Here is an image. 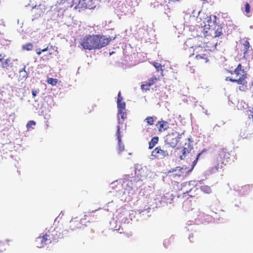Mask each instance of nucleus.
<instances>
[{"mask_svg": "<svg viewBox=\"0 0 253 253\" xmlns=\"http://www.w3.org/2000/svg\"><path fill=\"white\" fill-rule=\"evenodd\" d=\"M191 53L189 56L195 55L194 59L197 63H206L209 61L210 53L209 51L201 46H192L189 49Z\"/></svg>", "mask_w": 253, "mask_h": 253, "instance_id": "1", "label": "nucleus"}, {"mask_svg": "<svg viewBox=\"0 0 253 253\" xmlns=\"http://www.w3.org/2000/svg\"><path fill=\"white\" fill-rule=\"evenodd\" d=\"M181 135L177 131L168 133L165 137V144L169 147L174 148L176 146Z\"/></svg>", "mask_w": 253, "mask_h": 253, "instance_id": "2", "label": "nucleus"}, {"mask_svg": "<svg viewBox=\"0 0 253 253\" xmlns=\"http://www.w3.org/2000/svg\"><path fill=\"white\" fill-rule=\"evenodd\" d=\"M94 41V35H89L81 39L80 44L84 49L91 50L95 49V44Z\"/></svg>", "mask_w": 253, "mask_h": 253, "instance_id": "3", "label": "nucleus"}, {"mask_svg": "<svg viewBox=\"0 0 253 253\" xmlns=\"http://www.w3.org/2000/svg\"><path fill=\"white\" fill-rule=\"evenodd\" d=\"M95 49H99L107 46L111 41L110 37L100 35H94Z\"/></svg>", "mask_w": 253, "mask_h": 253, "instance_id": "4", "label": "nucleus"}, {"mask_svg": "<svg viewBox=\"0 0 253 253\" xmlns=\"http://www.w3.org/2000/svg\"><path fill=\"white\" fill-rule=\"evenodd\" d=\"M230 73L231 75L234 74L235 75L234 79H235L236 82L246 80L247 79V72L241 64H239L235 69L233 71H230Z\"/></svg>", "mask_w": 253, "mask_h": 253, "instance_id": "5", "label": "nucleus"}, {"mask_svg": "<svg viewBox=\"0 0 253 253\" xmlns=\"http://www.w3.org/2000/svg\"><path fill=\"white\" fill-rule=\"evenodd\" d=\"M83 219H79L78 217H75L72 219L68 224V228L72 231L83 228L86 226L85 223H83Z\"/></svg>", "mask_w": 253, "mask_h": 253, "instance_id": "6", "label": "nucleus"}, {"mask_svg": "<svg viewBox=\"0 0 253 253\" xmlns=\"http://www.w3.org/2000/svg\"><path fill=\"white\" fill-rule=\"evenodd\" d=\"M169 155V151L167 149L161 148V146L156 147L151 153V156L157 159H163L165 157H168Z\"/></svg>", "mask_w": 253, "mask_h": 253, "instance_id": "7", "label": "nucleus"}, {"mask_svg": "<svg viewBox=\"0 0 253 253\" xmlns=\"http://www.w3.org/2000/svg\"><path fill=\"white\" fill-rule=\"evenodd\" d=\"M51 242L50 239L48 238V235L45 233L42 236H40L35 239V244L38 248H42L45 244Z\"/></svg>", "mask_w": 253, "mask_h": 253, "instance_id": "8", "label": "nucleus"}, {"mask_svg": "<svg viewBox=\"0 0 253 253\" xmlns=\"http://www.w3.org/2000/svg\"><path fill=\"white\" fill-rule=\"evenodd\" d=\"M198 189L197 188H194L191 189L189 191H187L185 193H183V197L185 198L187 200H188L190 198H198ZM189 204V201L187 200L186 201L184 202V205L186 206L187 204Z\"/></svg>", "mask_w": 253, "mask_h": 253, "instance_id": "9", "label": "nucleus"}, {"mask_svg": "<svg viewBox=\"0 0 253 253\" xmlns=\"http://www.w3.org/2000/svg\"><path fill=\"white\" fill-rule=\"evenodd\" d=\"M219 156L222 159V163L226 165L231 161V155L226 148L220 149L219 151Z\"/></svg>", "mask_w": 253, "mask_h": 253, "instance_id": "10", "label": "nucleus"}, {"mask_svg": "<svg viewBox=\"0 0 253 253\" xmlns=\"http://www.w3.org/2000/svg\"><path fill=\"white\" fill-rule=\"evenodd\" d=\"M158 80V78L156 76H153L152 78L148 79L147 82H145L141 85V89L145 90H149L150 87L155 84Z\"/></svg>", "mask_w": 253, "mask_h": 253, "instance_id": "11", "label": "nucleus"}, {"mask_svg": "<svg viewBox=\"0 0 253 253\" xmlns=\"http://www.w3.org/2000/svg\"><path fill=\"white\" fill-rule=\"evenodd\" d=\"M116 135L118 139V147L117 151L118 153H120L124 150L125 146L123 143L122 142L121 135L120 132V127L119 126H117V130L116 132Z\"/></svg>", "mask_w": 253, "mask_h": 253, "instance_id": "12", "label": "nucleus"}, {"mask_svg": "<svg viewBox=\"0 0 253 253\" xmlns=\"http://www.w3.org/2000/svg\"><path fill=\"white\" fill-rule=\"evenodd\" d=\"M209 33L212 38L219 37L222 35V28L220 25H216L214 29L210 28Z\"/></svg>", "mask_w": 253, "mask_h": 253, "instance_id": "13", "label": "nucleus"}, {"mask_svg": "<svg viewBox=\"0 0 253 253\" xmlns=\"http://www.w3.org/2000/svg\"><path fill=\"white\" fill-rule=\"evenodd\" d=\"M53 230L54 232H55L54 234H56V236H57L55 237L56 240L63 238L64 235H66L68 232L66 229L63 230V228L60 226L54 228Z\"/></svg>", "mask_w": 253, "mask_h": 253, "instance_id": "14", "label": "nucleus"}, {"mask_svg": "<svg viewBox=\"0 0 253 253\" xmlns=\"http://www.w3.org/2000/svg\"><path fill=\"white\" fill-rule=\"evenodd\" d=\"M192 149V145L189 141L188 143H185L182 150V154L180 156V159L181 160L184 159L186 155L189 153Z\"/></svg>", "mask_w": 253, "mask_h": 253, "instance_id": "15", "label": "nucleus"}, {"mask_svg": "<svg viewBox=\"0 0 253 253\" xmlns=\"http://www.w3.org/2000/svg\"><path fill=\"white\" fill-rule=\"evenodd\" d=\"M95 211H92L90 212H85L84 214V218H83L84 220H87V222H90L94 221L96 219V215L94 214Z\"/></svg>", "mask_w": 253, "mask_h": 253, "instance_id": "16", "label": "nucleus"}, {"mask_svg": "<svg viewBox=\"0 0 253 253\" xmlns=\"http://www.w3.org/2000/svg\"><path fill=\"white\" fill-rule=\"evenodd\" d=\"M157 126L158 128L159 131L160 132L166 131L169 127V123L163 120L159 121L157 124Z\"/></svg>", "mask_w": 253, "mask_h": 253, "instance_id": "17", "label": "nucleus"}, {"mask_svg": "<svg viewBox=\"0 0 253 253\" xmlns=\"http://www.w3.org/2000/svg\"><path fill=\"white\" fill-rule=\"evenodd\" d=\"M12 64L13 63L11 59L10 58H7L1 63L0 66L2 68L9 70L12 67Z\"/></svg>", "mask_w": 253, "mask_h": 253, "instance_id": "18", "label": "nucleus"}, {"mask_svg": "<svg viewBox=\"0 0 253 253\" xmlns=\"http://www.w3.org/2000/svg\"><path fill=\"white\" fill-rule=\"evenodd\" d=\"M236 83L239 84L238 88L240 90L245 91L247 89V82L246 80H243L241 81H238Z\"/></svg>", "mask_w": 253, "mask_h": 253, "instance_id": "19", "label": "nucleus"}, {"mask_svg": "<svg viewBox=\"0 0 253 253\" xmlns=\"http://www.w3.org/2000/svg\"><path fill=\"white\" fill-rule=\"evenodd\" d=\"M159 137L158 136L153 137L149 143V149H152L158 143Z\"/></svg>", "mask_w": 253, "mask_h": 253, "instance_id": "20", "label": "nucleus"}, {"mask_svg": "<svg viewBox=\"0 0 253 253\" xmlns=\"http://www.w3.org/2000/svg\"><path fill=\"white\" fill-rule=\"evenodd\" d=\"M26 67L24 66L22 69L19 71V79L20 80H23L26 79L28 77V73L27 72L25 71Z\"/></svg>", "mask_w": 253, "mask_h": 253, "instance_id": "21", "label": "nucleus"}, {"mask_svg": "<svg viewBox=\"0 0 253 253\" xmlns=\"http://www.w3.org/2000/svg\"><path fill=\"white\" fill-rule=\"evenodd\" d=\"M46 234L48 235V238L50 239L51 242L57 240L56 239V234H54L55 232H54L53 229L49 230L47 231Z\"/></svg>", "mask_w": 253, "mask_h": 253, "instance_id": "22", "label": "nucleus"}, {"mask_svg": "<svg viewBox=\"0 0 253 253\" xmlns=\"http://www.w3.org/2000/svg\"><path fill=\"white\" fill-rule=\"evenodd\" d=\"M250 43L248 41H245L243 43V51L244 56L246 55L248 52L250 50Z\"/></svg>", "mask_w": 253, "mask_h": 253, "instance_id": "23", "label": "nucleus"}, {"mask_svg": "<svg viewBox=\"0 0 253 253\" xmlns=\"http://www.w3.org/2000/svg\"><path fill=\"white\" fill-rule=\"evenodd\" d=\"M200 189L202 192L206 194H210L212 192L211 187L206 185L201 186Z\"/></svg>", "mask_w": 253, "mask_h": 253, "instance_id": "24", "label": "nucleus"}, {"mask_svg": "<svg viewBox=\"0 0 253 253\" xmlns=\"http://www.w3.org/2000/svg\"><path fill=\"white\" fill-rule=\"evenodd\" d=\"M118 115L119 122L120 123V121H119L120 116L123 120H124V119L126 118V109H118Z\"/></svg>", "mask_w": 253, "mask_h": 253, "instance_id": "25", "label": "nucleus"}, {"mask_svg": "<svg viewBox=\"0 0 253 253\" xmlns=\"http://www.w3.org/2000/svg\"><path fill=\"white\" fill-rule=\"evenodd\" d=\"M33 47V44L31 43H27L22 46V49L25 50L30 51L32 50Z\"/></svg>", "mask_w": 253, "mask_h": 253, "instance_id": "26", "label": "nucleus"}, {"mask_svg": "<svg viewBox=\"0 0 253 253\" xmlns=\"http://www.w3.org/2000/svg\"><path fill=\"white\" fill-rule=\"evenodd\" d=\"M46 82L48 84L52 85H55L57 84L58 81L56 79L48 78H47Z\"/></svg>", "mask_w": 253, "mask_h": 253, "instance_id": "27", "label": "nucleus"}, {"mask_svg": "<svg viewBox=\"0 0 253 253\" xmlns=\"http://www.w3.org/2000/svg\"><path fill=\"white\" fill-rule=\"evenodd\" d=\"M153 65L155 67V68L157 69V71H159L160 70L162 71V72L163 71L162 68V65L160 63L156 62H153L152 63Z\"/></svg>", "mask_w": 253, "mask_h": 253, "instance_id": "28", "label": "nucleus"}, {"mask_svg": "<svg viewBox=\"0 0 253 253\" xmlns=\"http://www.w3.org/2000/svg\"><path fill=\"white\" fill-rule=\"evenodd\" d=\"M145 121H146V123L149 125H153L154 122V119L152 117H147L145 119Z\"/></svg>", "mask_w": 253, "mask_h": 253, "instance_id": "29", "label": "nucleus"}, {"mask_svg": "<svg viewBox=\"0 0 253 253\" xmlns=\"http://www.w3.org/2000/svg\"><path fill=\"white\" fill-rule=\"evenodd\" d=\"M118 109H126V103L124 101L117 102Z\"/></svg>", "mask_w": 253, "mask_h": 253, "instance_id": "30", "label": "nucleus"}, {"mask_svg": "<svg viewBox=\"0 0 253 253\" xmlns=\"http://www.w3.org/2000/svg\"><path fill=\"white\" fill-rule=\"evenodd\" d=\"M245 11L247 15H248L250 13V5L248 2H246L245 5Z\"/></svg>", "mask_w": 253, "mask_h": 253, "instance_id": "31", "label": "nucleus"}, {"mask_svg": "<svg viewBox=\"0 0 253 253\" xmlns=\"http://www.w3.org/2000/svg\"><path fill=\"white\" fill-rule=\"evenodd\" d=\"M216 43H210V42H208L207 43V44H206V46L209 48L210 50H212V49H214V48H215L216 47Z\"/></svg>", "mask_w": 253, "mask_h": 253, "instance_id": "32", "label": "nucleus"}, {"mask_svg": "<svg viewBox=\"0 0 253 253\" xmlns=\"http://www.w3.org/2000/svg\"><path fill=\"white\" fill-rule=\"evenodd\" d=\"M36 125V122L34 121H30L27 124V127L29 128L33 126H35Z\"/></svg>", "mask_w": 253, "mask_h": 253, "instance_id": "33", "label": "nucleus"}, {"mask_svg": "<svg viewBox=\"0 0 253 253\" xmlns=\"http://www.w3.org/2000/svg\"><path fill=\"white\" fill-rule=\"evenodd\" d=\"M202 153H199L196 158V159L193 162V166H192V169L194 168V167L196 165L197 163V161L198 160V159L200 157V156L201 155Z\"/></svg>", "mask_w": 253, "mask_h": 253, "instance_id": "34", "label": "nucleus"}, {"mask_svg": "<svg viewBox=\"0 0 253 253\" xmlns=\"http://www.w3.org/2000/svg\"><path fill=\"white\" fill-rule=\"evenodd\" d=\"M121 101H123V97L121 96V92L120 91L118 94V99L117 102H121Z\"/></svg>", "mask_w": 253, "mask_h": 253, "instance_id": "35", "label": "nucleus"}, {"mask_svg": "<svg viewBox=\"0 0 253 253\" xmlns=\"http://www.w3.org/2000/svg\"><path fill=\"white\" fill-rule=\"evenodd\" d=\"M225 81H230V82H233V83H236V81L235 79L233 78L232 77H226L225 78Z\"/></svg>", "mask_w": 253, "mask_h": 253, "instance_id": "36", "label": "nucleus"}, {"mask_svg": "<svg viewBox=\"0 0 253 253\" xmlns=\"http://www.w3.org/2000/svg\"><path fill=\"white\" fill-rule=\"evenodd\" d=\"M39 92V89H33L32 90V95L33 97L35 98L37 94Z\"/></svg>", "mask_w": 253, "mask_h": 253, "instance_id": "37", "label": "nucleus"}, {"mask_svg": "<svg viewBox=\"0 0 253 253\" xmlns=\"http://www.w3.org/2000/svg\"><path fill=\"white\" fill-rule=\"evenodd\" d=\"M5 57V55L4 54H2V53L0 54V62H1V63L4 61L3 60H4V58Z\"/></svg>", "mask_w": 253, "mask_h": 253, "instance_id": "38", "label": "nucleus"}, {"mask_svg": "<svg viewBox=\"0 0 253 253\" xmlns=\"http://www.w3.org/2000/svg\"><path fill=\"white\" fill-rule=\"evenodd\" d=\"M42 50H41L40 49H36V53L38 55H40L42 53Z\"/></svg>", "mask_w": 253, "mask_h": 253, "instance_id": "39", "label": "nucleus"}, {"mask_svg": "<svg viewBox=\"0 0 253 253\" xmlns=\"http://www.w3.org/2000/svg\"><path fill=\"white\" fill-rule=\"evenodd\" d=\"M180 0H169V3L170 2H176L179 1Z\"/></svg>", "mask_w": 253, "mask_h": 253, "instance_id": "40", "label": "nucleus"}, {"mask_svg": "<svg viewBox=\"0 0 253 253\" xmlns=\"http://www.w3.org/2000/svg\"><path fill=\"white\" fill-rule=\"evenodd\" d=\"M85 1V0H79V3H81L82 2H84L83 4H85V5H86L87 4H86V2H84Z\"/></svg>", "mask_w": 253, "mask_h": 253, "instance_id": "41", "label": "nucleus"}, {"mask_svg": "<svg viewBox=\"0 0 253 253\" xmlns=\"http://www.w3.org/2000/svg\"><path fill=\"white\" fill-rule=\"evenodd\" d=\"M48 47H46V48H44V49H42V52H45V51H46L48 50Z\"/></svg>", "mask_w": 253, "mask_h": 253, "instance_id": "42", "label": "nucleus"}, {"mask_svg": "<svg viewBox=\"0 0 253 253\" xmlns=\"http://www.w3.org/2000/svg\"><path fill=\"white\" fill-rule=\"evenodd\" d=\"M131 235H132V234H131V233L127 234H126V237L128 238V237H129L130 236H131Z\"/></svg>", "mask_w": 253, "mask_h": 253, "instance_id": "43", "label": "nucleus"}, {"mask_svg": "<svg viewBox=\"0 0 253 253\" xmlns=\"http://www.w3.org/2000/svg\"><path fill=\"white\" fill-rule=\"evenodd\" d=\"M176 169H172V170H169V172H173L174 171H175Z\"/></svg>", "mask_w": 253, "mask_h": 253, "instance_id": "44", "label": "nucleus"}, {"mask_svg": "<svg viewBox=\"0 0 253 253\" xmlns=\"http://www.w3.org/2000/svg\"><path fill=\"white\" fill-rule=\"evenodd\" d=\"M51 53H48V55H51Z\"/></svg>", "mask_w": 253, "mask_h": 253, "instance_id": "45", "label": "nucleus"}]
</instances>
